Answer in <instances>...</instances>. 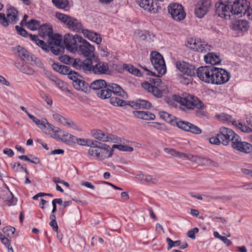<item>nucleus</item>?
Returning <instances> with one entry per match:
<instances>
[{"mask_svg": "<svg viewBox=\"0 0 252 252\" xmlns=\"http://www.w3.org/2000/svg\"><path fill=\"white\" fill-rule=\"evenodd\" d=\"M94 63L92 60L87 59L84 61L78 59L75 68L77 69H82L84 72L87 73L88 72H93V68Z\"/></svg>", "mask_w": 252, "mask_h": 252, "instance_id": "obj_25", "label": "nucleus"}, {"mask_svg": "<svg viewBox=\"0 0 252 252\" xmlns=\"http://www.w3.org/2000/svg\"><path fill=\"white\" fill-rule=\"evenodd\" d=\"M67 75H68V78L72 80L73 82H74L75 80H78V74L75 72L72 71L71 69H70V72L69 73L67 74Z\"/></svg>", "mask_w": 252, "mask_h": 252, "instance_id": "obj_60", "label": "nucleus"}, {"mask_svg": "<svg viewBox=\"0 0 252 252\" xmlns=\"http://www.w3.org/2000/svg\"><path fill=\"white\" fill-rule=\"evenodd\" d=\"M94 141L89 139L77 138L76 144L81 146H88L90 148L92 145H93Z\"/></svg>", "mask_w": 252, "mask_h": 252, "instance_id": "obj_46", "label": "nucleus"}, {"mask_svg": "<svg viewBox=\"0 0 252 252\" xmlns=\"http://www.w3.org/2000/svg\"><path fill=\"white\" fill-rule=\"evenodd\" d=\"M78 59H74L67 55H63L60 57V60L65 64H70L75 67Z\"/></svg>", "mask_w": 252, "mask_h": 252, "instance_id": "obj_39", "label": "nucleus"}, {"mask_svg": "<svg viewBox=\"0 0 252 252\" xmlns=\"http://www.w3.org/2000/svg\"><path fill=\"white\" fill-rule=\"evenodd\" d=\"M49 225L52 227L54 231L57 232L58 230V225L56 220H52V221H51L49 223Z\"/></svg>", "mask_w": 252, "mask_h": 252, "instance_id": "obj_62", "label": "nucleus"}, {"mask_svg": "<svg viewBox=\"0 0 252 252\" xmlns=\"http://www.w3.org/2000/svg\"><path fill=\"white\" fill-rule=\"evenodd\" d=\"M176 67L179 71L188 76H193L196 74L197 69L194 66L186 62H177Z\"/></svg>", "mask_w": 252, "mask_h": 252, "instance_id": "obj_21", "label": "nucleus"}, {"mask_svg": "<svg viewBox=\"0 0 252 252\" xmlns=\"http://www.w3.org/2000/svg\"><path fill=\"white\" fill-rule=\"evenodd\" d=\"M217 118L220 121L227 124H231L232 125L240 129L242 132L250 133L252 132V129L247 126L245 124L241 122L235 121L232 117L225 113H221L216 116Z\"/></svg>", "mask_w": 252, "mask_h": 252, "instance_id": "obj_12", "label": "nucleus"}, {"mask_svg": "<svg viewBox=\"0 0 252 252\" xmlns=\"http://www.w3.org/2000/svg\"><path fill=\"white\" fill-rule=\"evenodd\" d=\"M155 118L156 116L154 114L149 111H145L144 120H153Z\"/></svg>", "mask_w": 252, "mask_h": 252, "instance_id": "obj_58", "label": "nucleus"}, {"mask_svg": "<svg viewBox=\"0 0 252 252\" xmlns=\"http://www.w3.org/2000/svg\"><path fill=\"white\" fill-rule=\"evenodd\" d=\"M216 67L204 66L197 68L196 74L197 77L202 81L213 84L215 80L214 75Z\"/></svg>", "mask_w": 252, "mask_h": 252, "instance_id": "obj_8", "label": "nucleus"}, {"mask_svg": "<svg viewBox=\"0 0 252 252\" xmlns=\"http://www.w3.org/2000/svg\"><path fill=\"white\" fill-rule=\"evenodd\" d=\"M133 114L136 118L144 120L145 111H133Z\"/></svg>", "mask_w": 252, "mask_h": 252, "instance_id": "obj_57", "label": "nucleus"}, {"mask_svg": "<svg viewBox=\"0 0 252 252\" xmlns=\"http://www.w3.org/2000/svg\"><path fill=\"white\" fill-rule=\"evenodd\" d=\"M219 135L221 138V143L224 145H228L230 141L231 142V145H232L234 140L239 138V135L232 130L224 127L220 128Z\"/></svg>", "mask_w": 252, "mask_h": 252, "instance_id": "obj_15", "label": "nucleus"}, {"mask_svg": "<svg viewBox=\"0 0 252 252\" xmlns=\"http://www.w3.org/2000/svg\"><path fill=\"white\" fill-rule=\"evenodd\" d=\"M232 147L234 149L245 153H249L252 152V145L246 142H242L239 136L238 138L234 140Z\"/></svg>", "mask_w": 252, "mask_h": 252, "instance_id": "obj_24", "label": "nucleus"}, {"mask_svg": "<svg viewBox=\"0 0 252 252\" xmlns=\"http://www.w3.org/2000/svg\"><path fill=\"white\" fill-rule=\"evenodd\" d=\"M92 135L95 139L102 142H119L120 138L111 134H106L102 130L94 129L92 131Z\"/></svg>", "mask_w": 252, "mask_h": 252, "instance_id": "obj_19", "label": "nucleus"}, {"mask_svg": "<svg viewBox=\"0 0 252 252\" xmlns=\"http://www.w3.org/2000/svg\"><path fill=\"white\" fill-rule=\"evenodd\" d=\"M187 47L196 52L206 53L210 50V46L199 38H188L186 41Z\"/></svg>", "mask_w": 252, "mask_h": 252, "instance_id": "obj_9", "label": "nucleus"}, {"mask_svg": "<svg viewBox=\"0 0 252 252\" xmlns=\"http://www.w3.org/2000/svg\"><path fill=\"white\" fill-rule=\"evenodd\" d=\"M53 3L58 8L65 9L68 6V0H52Z\"/></svg>", "mask_w": 252, "mask_h": 252, "instance_id": "obj_42", "label": "nucleus"}, {"mask_svg": "<svg viewBox=\"0 0 252 252\" xmlns=\"http://www.w3.org/2000/svg\"><path fill=\"white\" fill-rule=\"evenodd\" d=\"M164 151L166 154L171 156L178 157L183 159H188L199 164L210 165L212 163V161L210 159L201 158L190 154L180 153L171 148H165Z\"/></svg>", "mask_w": 252, "mask_h": 252, "instance_id": "obj_5", "label": "nucleus"}, {"mask_svg": "<svg viewBox=\"0 0 252 252\" xmlns=\"http://www.w3.org/2000/svg\"><path fill=\"white\" fill-rule=\"evenodd\" d=\"M52 68L55 71L63 75H67L69 73L71 69L69 66L62 65L59 63H53Z\"/></svg>", "mask_w": 252, "mask_h": 252, "instance_id": "obj_35", "label": "nucleus"}, {"mask_svg": "<svg viewBox=\"0 0 252 252\" xmlns=\"http://www.w3.org/2000/svg\"><path fill=\"white\" fill-rule=\"evenodd\" d=\"M221 137L218 133L215 136H213L209 139V142L212 144L219 145L221 143Z\"/></svg>", "mask_w": 252, "mask_h": 252, "instance_id": "obj_52", "label": "nucleus"}, {"mask_svg": "<svg viewBox=\"0 0 252 252\" xmlns=\"http://www.w3.org/2000/svg\"><path fill=\"white\" fill-rule=\"evenodd\" d=\"M56 17L72 31L82 32L84 30L81 22L74 17L61 13H57Z\"/></svg>", "mask_w": 252, "mask_h": 252, "instance_id": "obj_6", "label": "nucleus"}, {"mask_svg": "<svg viewBox=\"0 0 252 252\" xmlns=\"http://www.w3.org/2000/svg\"><path fill=\"white\" fill-rule=\"evenodd\" d=\"M145 174H139L136 176L135 178L137 180L140 181L142 183L145 184Z\"/></svg>", "mask_w": 252, "mask_h": 252, "instance_id": "obj_63", "label": "nucleus"}, {"mask_svg": "<svg viewBox=\"0 0 252 252\" xmlns=\"http://www.w3.org/2000/svg\"><path fill=\"white\" fill-rule=\"evenodd\" d=\"M17 67L19 69V70L23 73L28 74L32 75L34 73V70L31 67L29 66L28 65H21L20 67L19 66L16 65Z\"/></svg>", "mask_w": 252, "mask_h": 252, "instance_id": "obj_49", "label": "nucleus"}, {"mask_svg": "<svg viewBox=\"0 0 252 252\" xmlns=\"http://www.w3.org/2000/svg\"><path fill=\"white\" fill-rule=\"evenodd\" d=\"M55 84L56 87L63 91H65L66 89V83L59 79Z\"/></svg>", "mask_w": 252, "mask_h": 252, "instance_id": "obj_56", "label": "nucleus"}, {"mask_svg": "<svg viewBox=\"0 0 252 252\" xmlns=\"http://www.w3.org/2000/svg\"><path fill=\"white\" fill-rule=\"evenodd\" d=\"M129 105L134 109H149L152 106V104L149 101L144 99H138L131 101L130 102Z\"/></svg>", "mask_w": 252, "mask_h": 252, "instance_id": "obj_33", "label": "nucleus"}, {"mask_svg": "<svg viewBox=\"0 0 252 252\" xmlns=\"http://www.w3.org/2000/svg\"><path fill=\"white\" fill-rule=\"evenodd\" d=\"M17 199L13 196L11 192L7 194L6 199L5 201V204L8 206H14L16 204Z\"/></svg>", "mask_w": 252, "mask_h": 252, "instance_id": "obj_44", "label": "nucleus"}, {"mask_svg": "<svg viewBox=\"0 0 252 252\" xmlns=\"http://www.w3.org/2000/svg\"><path fill=\"white\" fill-rule=\"evenodd\" d=\"M168 11L172 18L176 21H182L186 16L183 6L177 3L170 4L168 6Z\"/></svg>", "mask_w": 252, "mask_h": 252, "instance_id": "obj_13", "label": "nucleus"}, {"mask_svg": "<svg viewBox=\"0 0 252 252\" xmlns=\"http://www.w3.org/2000/svg\"><path fill=\"white\" fill-rule=\"evenodd\" d=\"M0 23L4 27L8 26L6 17L4 13H0Z\"/></svg>", "mask_w": 252, "mask_h": 252, "instance_id": "obj_59", "label": "nucleus"}, {"mask_svg": "<svg viewBox=\"0 0 252 252\" xmlns=\"http://www.w3.org/2000/svg\"><path fill=\"white\" fill-rule=\"evenodd\" d=\"M112 148H115L121 151L132 152L133 151V148L132 147L123 145L115 144L113 145Z\"/></svg>", "mask_w": 252, "mask_h": 252, "instance_id": "obj_47", "label": "nucleus"}, {"mask_svg": "<svg viewBox=\"0 0 252 252\" xmlns=\"http://www.w3.org/2000/svg\"><path fill=\"white\" fill-rule=\"evenodd\" d=\"M160 117L168 123H171L173 120V116L169 113L166 112H161L159 113Z\"/></svg>", "mask_w": 252, "mask_h": 252, "instance_id": "obj_50", "label": "nucleus"}, {"mask_svg": "<svg viewBox=\"0 0 252 252\" xmlns=\"http://www.w3.org/2000/svg\"><path fill=\"white\" fill-rule=\"evenodd\" d=\"M15 29H16L18 33L19 34L21 35V36H23L24 37L30 36L31 37L30 35L32 34H29L24 29L22 28V27H20L19 26H16Z\"/></svg>", "mask_w": 252, "mask_h": 252, "instance_id": "obj_54", "label": "nucleus"}, {"mask_svg": "<svg viewBox=\"0 0 252 252\" xmlns=\"http://www.w3.org/2000/svg\"><path fill=\"white\" fill-rule=\"evenodd\" d=\"M230 28L239 34L243 33L249 30L250 25L245 20H237L232 21L230 24Z\"/></svg>", "mask_w": 252, "mask_h": 252, "instance_id": "obj_20", "label": "nucleus"}, {"mask_svg": "<svg viewBox=\"0 0 252 252\" xmlns=\"http://www.w3.org/2000/svg\"><path fill=\"white\" fill-rule=\"evenodd\" d=\"M81 42V44L79 45L77 52H79L86 57H93L95 49L94 46L84 39Z\"/></svg>", "mask_w": 252, "mask_h": 252, "instance_id": "obj_23", "label": "nucleus"}, {"mask_svg": "<svg viewBox=\"0 0 252 252\" xmlns=\"http://www.w3.org/2000/svg\"><path fill=\"white\" fill-rule=\"evenodd\" d=\"M230 78V73L227 70L216 67L213 84L221 85L227 82Z\"/></svg>", "mask_w": 252, "mask_h": 252, "instance_id": "obj_18", "label": "nucleus"}, {"mask_svg": "<svg viewBox=\"0 0 252 252\" xmlns=\"http://www.w3.org/2000/svg\"><path fill=\"white\" fill-rule=\"evenodd\" d=\"M11 166L13 170L16 172H27L26 166L21 164L19 162L12 163Z\"/></svg>", "mask_w": 252, "mask_h": 252, "instance_id": "obj_43", "label": "nucleus"}, {"mask_svg": "<svg viewBox=\"0 0 252 252\" xmlns=\"http://www.w3.org/2000/svg\"><path fill=\"white\" fill-rule=\"evenodd\" d=\"M15 229L11 226H7L3 228V233L9 237H12L14 235Z\"/></svg>", "mask_w": 252, "mask_h": 252, "instance_id": "obj_48", "label": "nucleus"}, {"mask_svg": "<svg viewBox=\"0 0 252 252\" xmlns=\"http://www.w3.org/2000/svg\"><path fill=\"white\" fill-rule=\"evenodd\" d=\"M150 56L152 64L158 73V76H161L165 74L166 67L162 56L158 52H152Z\"/></svg>", "mask_w": 252, "mask_h": 252, "instance_id": "obj_10", "label": "nucleus"}, {"mask_svg": "<svg viewBox=\"0 0 252 252\" xmlns=\"http://www.w3.org/2000/svg\"><path fill=\"white\" fill-rule=\"evenodd\" d=\"M142 85L144 89L147 90L156 97L161 98L162 97V92L158 87H155L149 83H144Z\"/></svg>", "mask_w": 252, "mask_h": 252, "instance_id": "obj_34", "label": "nucleus"}, {"mask_svg": "<svg viewBox=\"0 0 252 252\" xmlns=\"http://www.w3.org/2000/svg\"><path fill=\"white\" fill-rule=\"evenodd\" d=\"M139 6L144 10L151 13H156L161 6L159 3L154 0H137Z\"/></svg>", "mask_w": 252, "mask_h": 252, "instance_id": "obj_17", "label": "nucleus"}, {"mask_svg": "<svg viewBox=\"0 0 252 252\" xmlns=\"http://www.w3.org/2000/svg\"><path fill=\"white\" fill-rule=\"evenodd\" d=\"M107 84L104 80L98 79L93 81L90 86L91 89L94 90L96 92H98L99 90H101Z\"/></svg>", "mask_w": 252, "mask_h": 252, "instance_id": "obj_37", "label": "nucleus"}, {"mask_svg": "<svg viewBox=\"0 0 252 252\" xmlns=\"http://www.w3.org/2000/svg\"><path fill=\"white\" fill-rule=\"evenodd\" d=\"M54 119L62 125L73 129H77V125L71 120H68L61 115L55 113L53 114Z\"/></svg>", "mask_w": 252, "mask_h": 252, "instance_id": "obj_26", "label": "nucleus"}, {"mask_svg": "<svg viewBox=\"0 0 252 252\" xmlns=\"http://www.w3.org/2000/svg\"><path fill=\"white\" fill-rule=\"evenodd\" d=\"M83 38L78 34L72 35L70 33L65 34L63 38V47L71 53L78 51L79 45Z\"/></svg>", "mask_w": 252, "mask_h": 252, "instance_id": "obj_7", "label": "nucleus"}, {"mask_svg": "<svg viewBox=\"0 0 252 252\" xmlns=\"http://www.w3.org/2000/svg\"><path fill=\"white\" fill-rule=\"evenodd\" d=\"M3 153L8 155L9 157H12L14 156V153L11 149L6 148L3 150Z\"/></svg>", "mask_w": 252, "mask_h": 252, "instance_id": "obj_64", "label": "nucleus"}, {"mask_svg": "<svg viewBox=\"0 0 252 252\" xmlns=\"http://www.w3.org/2000/svg\"><path fill=\"white\" fill-rule=\"evenodd\" d=\"M113 154V150L109 145L94 141L89 148L88 155L92 159L102 161L110 158Z\"/></svg>", "mask_w": 252, "mask_h": 252, "instance_id": "obj_4", "label": "nucleus"}, {"mask_svg": "<svg viewBox=\"0 0 252 252\" xmlns=\"http://www.w3.org/2000/svg\"><path fill=\"white\" fill-rule=\"evenodd\" d=\"M145 184H154L156 183L158 181L156 176H153L149 175H145Z\"/></svg>", "mask_w": 252, "mask_h": 252, "instance_id": "obj_53", "label": "nucleus"}, {"mask_svg": "<svg viewBox=\"0 0 252 252\" xmlns=\"http://www.w3.org/2000/svg\"><path fill=\"white\" fill-rule=\"evenodd\" d=\"M212 3L210 0H200L195 4L194 14L198 18H202L210 10Z\"/></svg>", "mask_w": 252, "mask_h": 252, "instance_id": "obj_14", "label": "nucleus"}, {"mask_svg": "<svg viewBox=\"0 0 252 252\" xmlns=\"http://www.w3.org/2000/svg\"><path fill=\"white\" fill-rule=\"evenodd\" d=\"M176 125L179 128L194 134L198 135L202 133L200 128L186 121H179L176 122Z\"/></svg>", "mask_w": 252, "mask_h": 252, "instance_id": "obj_22", "label": "nucleus"}, {"mask_svg": "<svg viewBox=\"0 0 252 252\" xmlns=\"http://www.w3.org/2000/svg\"><path fill=\"white\" fill-rule=\"evenodd\" d=\"M93 72L95 74H104L109 73L108 64L105 62H99L94 64Z\"/></svg>", "mask_w": 252, "mask_h": 252, "instance_id": "obj_27", "label": "nucleus"}, {"mask_svg": "<svg viewBox=\"0 0 252 252\" xmlns=\"http://www.w3.org/2000/svg\"><path fill=\"white\" fill-rule=\"evenodd\" d=\"M166 241L168 244V250H170L173 247H178L181 244V241L180 240L173 241L170 238H167L166 239Z\"/></svg>", "mask_w": 252, "mask_h": 252, "instance_id": "obj_51", "label": "nucleus"}, {"mask_svg": "<svg viewBox=\"0 0 252 252\" xmlns=\"http://www.w3.org/2000/svg\"><path fill=\"white\" fill-rule=\"evenodd\" d=\"M109 87L111 89V94L121 96L124 99L127 98V94L123 90V89L118 85L114 83H109Z\"/></svg>", "mask_w": 252, "mask_h": 252, "instance_id": "obj_31", "label": "nucleus"}, {"mask_svg": "<svg viewBox=\"0 0 252 252\" xmlns=\"http://www.w3.org/2000/svg\"><path fill=\"white\" fill-rule=\"evenodd\" d=\"M82 33L85 37L97 44H100L101 42L102 38L100 35L96 32L88 30H84L82 31Z\"/></svg>", "mask_w": 252, "mask_h": 252, "instance_id": "obj_29", "label": "nucleus"}, {"mask_svg": "<svg viewBox=\"0 0 252 252\" xmlns=\"http://www.w3.org/2000/svg\"><path fill=\"white\" fill-rule=\"evenodd\" d=\"M18 11L14 7H11L7 9L6 12V21L8 25L9 24H15L19 20Z\"/></svg>", "mask_w": 252, "mask_h": 252, "instance_id": "obj_28", "label": "nucleus"}, {"mask_svg": "<svg viewBox=\"0 0 252 252\" xmlns=\"http://www.w3.org/2000/svg\"><path fill=\"white\" fill-rule=\"evenodd\" d=\"M165 101L169 105L175 107L177 106V103L188 109L194 108L202 109L204 107L203 103L197 97L189 94L184 97L172 95L171 97H166Z\"/></svg>", "mask_w": 252, "mask_h": 252, "instance_id": "obj_3", "label": "nucleus"}, {"mask_svg": "<svg viewBox=\"0 0 252 252\" xmlns=\"http://www.w3.org/2000/svg\"><path fill=\"white\" fill-rule=\"evenodd\" d=\"M29 118L31 119L33 123L39 128L43 130L44 133L50 134L52 137L53 134V128H56L53 125L50 124L47 120L45 119H38L33 115L29 116Z\"/></svg>", "mask_w": 252, "mask_h": 252, "instance_id": "obj_16", "label": "nucleus"}, {"mask_svg": "<svg viewBox=\"0 0 252 252\" xmlns=\"http://www.w3.org/2000/svg\"><path fill=\"white\" fill-rule=\"evenodd\" d=\"M199 231V229L197 227L193 228V229H191L189 230L188 232V236L192 239H195V234L197 233Z\"/></svg>", "mask_w": 252, "mask_h": 252, "instance_id": "obj_55", "label": "nucleus"}, {"mask_svg": "<svg viewBox=\"0 0 252 252\" xmlns=\"http://www.w3.org/2000/svg\"><path fill=\"white\" fill-rule=\"evenodd\" d=\"M40 31V32L45 31L43 32V36H49V45H47L44 41L39 39L38 36L36 35H31V39L43 50L47 52L50 50L54 54L58 55L63 47V39L62 35L59 34L51 35V29L46 25L41 27Z\"/></svg>", "mask_w": 252, "mask_h": 252, "instance_id": "obj_2", "label": "nucleus"}, {"mask_svg": "<svg viewBox=\"0 0 252 252\" xmlns=\"http://www.w3.org/2000/svg\"><path fill=\"white\" fill-rule=\"evenodd\" d=\"M109 87V84H107L104 88L99 90L98 92H96L97 95L101 99H107L110 98L111 96V91Z\"/></svg>", "mask_w": 252, "mask_h": 252, "instance_id": "obj_36", "label": "nucleus"}, {"mask_svg": "<svg viewBox=\"0 0 252 252\" xmlns=\"http://www.w3.org/2000/svg\"><path fill=\"white\" fill-rule=\"evenodd\" d=\"M27 27L32 31H35L40 27V23L37 20H31L26 24Z\"/></svg>", "mask_w": 252, "mask_h": 252, "instance_id": "obj_45", "label": "nucleus"}, {"mask_svg": "<svg viewBox=\"0 0 252 252\" xmlns=\"http://www.w3.org/2000/svg\"><path fill=\"white\" fill-rule=\"evenodd\" d=\"M16 50L18 56L23 60L30 62L33 60V57L24 47L18 46L16 47Z\"/></svg>", "mask_w": 252, "mask_h": 252, "instance_id": "obj_32", "label": "nucleus"}, {"mask_svg": "<svg viewBox=\"0 0 252 252\" xmlns=\"http://www.w3.org/2000/svg\"><path fill=\"white\" fill-rule=\"evenodd\" d=\"M204 59L207 63L212 65L219 64L221 62V59L219 54L215 53H209L204 56Z\"/></svg>", "mask_w": 252, "mask_h": 252, "instance_id": "obj_30", "label": "nucleus"}, {"mask_svg": "<svg viewBox=\"0 0 252 252\" xmlns=\"http://www.w3.org/2000/svg\"><path fill=\"white\" fill-rule=\"evenodd\" d=\"M150 126L151 127L155 128L158 130H162L164 127L163 125L157 122H153L151 123Z\"/></svg>", "mask_w": 252, "mask_h": 252, "instance_id": "obj_61", "label": "nucleus"}, {"mask_svg": "<svg viewBox=\"0 0 252 252\" xmlns=\"http://www.w3.org/2000/svg\"><path fill=\"white\" fill-rule=\"evenodd\" d=\"M110 102L114 106H124L126 104V102L125 100L117 96H111Z\"/></svg>", "mask_w": 252, "mask_h": 252, "instance_id": "obj_41", "label": "nucleus"}, {"mask_svg": "<svg viewBox=\"0 0 252 252\" xmlns=\"http://www.w3.org/2000/svg\"><path fill=\"white\" fill-rule=\"evenodd\" d=\"M73 85L74 88L78 91L86 92L87 90L88 84L83 80L78 79L73 82Z\"/></svg>", "mask_w": 252, "mask_h": 252, "instance_id": "obj_38", "label": "nucleus"}, {"mask_svg": "<svg viewBox=\"0 0 252 252\" xmlns=\"http://www.w3.org/2000/svg\"><path fill=\"white\" fill-rule=\"evenodd\" d=\"M123 68L128 72L134 75L137 76H141L142 75L141 72L131 64H125L123 65Z\"/></svg>", "mask_w": 252, "mask_h": 252, "instance_id": "obj_40", "label": "nucleus"}, {"mask_svg": "<svg viewBox=\"0 0 252 252\" xmlns=\"http://www.w3.org/2000/svg\"><path fill=\"white\" fill-rule=\"evenodd\" d=\"M53 128L52 137L69 145L76 144L77 140L76 136L62 130L59 127H57Z\"/></svg>", "mask_w": 252, "mask_h": 252, "instance_id": "obj_11", "label": "nucleus"}, {"mask_svg": "<svg viewBox=\"0 0 252 252\" xmlns=\"http://www.w3.org/2000/svg\"><path fill=\"white\" fill-rule=\"evenodd\" d=\"M248 7L246 0H220L215 4L216 13L222 19L229 20L234 15L245 14Z\"/></svg>", "mask_w": 252, "mask_h": 252, "instance_id": "obj_1", "label": "nucleus"}]
</instances>
